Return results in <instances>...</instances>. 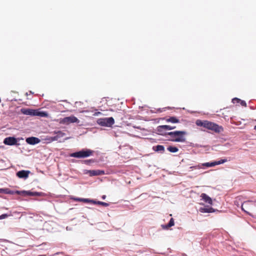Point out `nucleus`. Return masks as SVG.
Here are the masks:
<instances>
[{
    "mask_svg": "<svg viewBox=\"0 0 256 256\" xmlns=\"http://www.w3.org/2000/svg\"><path fill=\"white\" fill-rule=\"evenodd\" d=\"M167 149L171 152H176L178 150V149L176 147L172 146H169Z\"/></svg>",
    "mask_w": 256,
    "mask_h": 256,
    "instance_id": "obj_19",
    "label": "nucleus"
},
{
    "mask_svg": "<svg viewBox=\"0 0 256 256\" xmlns=\"http://www.w3.org/2000/svg\"><path fill=\"white\" fill-rule=\"evenodd\" d=\"M97 202H98V201L94 200H90V203L98 204Z\"/></svg>",
    "mask_w": 256,
    "mask_h": 256,
    "instance_id": "obj_31",
    "label": "nucleus"
},
{
    "mask_svg": "<svg viewBox=\"0 0 256 256\" xmlns=\"http://www.w3.org/2000/svg\"><path fill=\"white\" fill-rule=\"evenodd\" d=\"M30 172L28 170H20V171L16 173V176L19 178H26L28 176V174H29Z\"/></svg>",
    "mask_w": 256,
    "mask_h": 256,
    "instance_id": "obj_12",
    "label": "nucleus"
},
{
    "mask_svg": "<svg viewBox=\"0 0 256 256\" xmlns=\"http://www.w3.org/2000/svg\"><path fill=\"white\" fill-rule=\"evenodd\" d=\"M94 151L90 149H82V150L72 153L70 156L76 158H84L92 155Z\"/></svg>",
    "mask_w": 256,
    "mask_h": 256,
    "instance_id": "obj_3",
    "label": "nucleus"
},
{
    "mask_svg": "<svg viewBox=\"0 0 256 256\" xmlns=\"http://www.w3.org/2000/svg\"><path fill=\"white\" fill-rule=\"evenodd\" d=\"M254 130H256V125L254 126Z\"/></svg>",
    "mask_w": 256,
    "mask_h": 256,
    "instance_id": "obj_34",
    "label": "nucleus"
},
{
    "mask_svg": "<svg viewBox=\"0 0 256 256\" xmlns=\"http://www.w3.org/2000/svg\"><path fill=\"white\" fill-rule=\"evenodd\" d=\"M166 121L167 122H172V123H178V122H179V120L178 119L174 117V116L170 117V118H167L166 120Z\"/></svg>",
    "mask_w": 256,
    "mask_h": 256,
    "instance_id": "obj_16",
    "label": "nucleus"
},
{
    "mask_svg": "<svg viewBox=\"0 0 256 256\" xmlns=\"http://www.w3.org/2000/svg\"><path fill=\"white\" fill-rule=\"evenodd\" d=\"M33 115L44 118H47L48 116V112H46L38 111V110H34Z\"/></svg>",
    "mask_w": 256,
    "mask_h": 256,
    "instance_id": "obj_14",
    "label": "nucleus"
},
{
    "mask_svg": "<svg viewBox=\"0 0 256 256\" xmlns=\"http://www.w3.org/2000/svg\"><path fill=\"white\" fill-rule=\"evenodd\" d=\"M6 188H0V193L6 194Z\"/></svg>",
    "mask_w": 256,
    "mask_h": 256,
    "instance_id": "obj_30",
    "label": "nucleus"
},
{
    "mask_svg": "<svg viewBox=\"0 0 256 256\" xmlns=\"http://www.w3.org/2000/svg\"><path fill=\"white\" fill-rule=\"evenodd\" d=\"M54 133L56 135L50 138L51 140L52 141L58 140L59 138L64 137L66 135L65 133L61 131L55 132Z\"/></svg>",
    "mask_w": 256,
    "mask_h": 256,
    "instance_id": "obj_11",
    "label": "nucleus"
},
{
    "mask_svg": "<svg viewBox=\"0 0 256 256\" xmlns=\"http://www.w3.org/2000/svg\"><path fill=\"white\" fill-rule=\"evenodd\" d=\"M26 142L30 144H35L40 142V140L36 137H30L26 139Z\"/></svg>",
    "mask_w": 256,
    "mask_h": 256,
    "instance_id": "obj_10",
    "label": "nucleus"
},
{
    "mask_svg": "<svg viewBox=\"0 0 256 256\" xmlns=\"http://www.w3.org/2000/svg\"><path fill=\"white\" fill-rule=\"evenodd\" d=\"M68 118L70 121V124L76 122L78 121V119L74 116H68Z\"/></svg>",
    "mask_w": 256,
    "mask_h": 256,
    "instance_id": "obj_21",
    "label": "nucleus"
},
{
    "mask_svg": "<svg viewBox=\"0 0 256 256\" xmlns=\"http://www.w3.org/2000/svg\"><path fill=\"white\" fill-rule=\"evenodd\" d=\"M106 198V196L105 195H104L102 196V198L103 199V200H104Z\"/></svg>",
    "mask_w": 256,
    "mask_h": 256,
    "instance_id": "obj_32",
    "label": "nucleus"
},
{
    "mask_svg": "<svg viewBox=\"0 0 256 256\" xmlns=\"http://www.w3.org/2000/svg\"><path fill=\"white\" fill-rule=\"evenodd\" d=\"M10 215L7 214H2L0 216V220L8 218Z\"/></svg>",
    "mask_w": 256,
    "mask_h": 256,
    "instance_id": "obj_28",
    "label": "nucleus"
},
{
    "mask_svg": "<svg viewBox=\"0 0 256 256\" xmlns=\"http://www.w3.org/2000/svg\"><path fill=\"white\" fill-rule=\"evenodd\" d=\"M240 104L242 106H245V107L246 106V104L245 101L241 100V101H240Z\"/></svg>",
    "mask_w": 256,
    "mask_h": 256,
    "instance_id": "obj_29",
    "label": "nucleus"
},
{
    "mask_svg": "<svg viewBox=\"0 0 256 256\" xmlns=\"http://www.w3.org/2000/svg\"><path fill=\"white\" fill-rule=\"evenodd\" d=\"M34 110H27L25 112H23L26 114H32L33 115Z\"/></svg>",
    "mask_w": 256,
    "mask_h": 256,
    "instance_id": "obj_26",
    "label": "nucleus"
},
{
    "mask_svg": "<svg viewBox=\"0 0 256 256\" xmlns=\"http://www.w3.org/2000/svg\"><path fill=\"white\" fill-rule=\"evenodd\" d=\"M97 204H98L102 205V206H106V207L108 206H109V204L108 203L100 202V201H98Z\"/></svg>",
    "mask_w": 256,
    "mask_h": 256,
    "instance_id": "obj_24",
    "label": "nucleus"
},
{
    "mask_svg": "<svg viewBox=\"0 0 256 256\" xmlns=\"http://www.w3.org/2000/svg\"><path fill=\"white\" fill-rule=\"evenodd\" d=\"M62 122L64 124H70V121H69V120H68V117H65L62 120Z\"/></svg>",
    "mask_w": 256,
    "mask_h": 256,
    "instance_id": "obj_25",
    "label": "nucleus"
},
{
    "mask_svg": "<svg viewBox=\"0 0 256 256\" xmlns=\"http://www.w3.org/2000/svg\"><path fill=\"white\" fill-rule=\"evenodd\" d=\"M6 194H21V192L18 190L16 191H12L9 188H6Z\"/></svg>",
    "mask_w": 256,
    "mask_h": 256,
    "instance_id": "obj_17",
    "label": "nucleus"
},
{
    "mask_svg": "<svg viewBox=\"0 0 256 256\" xmlns=\"http://www.w3.org/2000/svg\"><path fill=\"white\" fill-rule=\"evenodd\" d=\"M74 200L76 202H84L90 203V199L88 198H74Z\"/></svg>",
    "mask_w": 256,
    "mask_h": 256,
    "instance_id": "obj_18",
    "label": "nucleus"
},
{
    "mask_svg": "<svg viewBox=\"0 0 256 256\" xmlns=\"http://www.w3.org/2000/svg\"><path fill=\"white\" fill-rule=\"evenodd\" d=\"M227 162L226 159H222L218 161H216L212 162H205L202 164V165L204 166L209 168V167H212L216 165H218L220 164H224Z\"/></svg>",
    "mask_w": 256,
    "mask_h": 256,
    "instance_id": "obj_7",
    "label": "nucleus"
},
{
    "mask_svg": "<svg viewBox=\"0 0 256 256\" xmlns=\"http://www.w3.org/2000/svg\"><path fill=\"white\" fill-rule=\"evenodd\" d=\"M186 131H174L169 132L168 134L170 136V140L174 142H184L186 141L185 136L186 134Z\"/></svg>",
    "mask_w": 256,
    "mask_h": 256,
    "instance_id": "obj_2",
    "label": "nucleus"
},
{
    "mask_svg": "<svg viewBox=\"0 0 256 256\" xmlns=\"http://www.w3.org/2000/svg\"><path fill=\"white\" fill-rule=\"evenodd\" d=\"M154 150L157 152H164V148L162 145H158L156 146Z\"/></svg>",
    "mask_w": 256,
    "mask_h": 256,
    "instance_id": "obj_20",
    "label": "nucleus"
},
{
    "mask_svg": "<svg viewBox=\"0 0 256 256\" xmlns=\"http://www.w3.org/2000/svg\"><path fill=\"white\" fill-rule=\"evenodd\" d=\"M233 103H239L241 100L238 98H234L232 100Z\"/></svg>",
    "mask_w": 256,
    "mask_h": 256,
    "instance_id": "obj_27",
    "label": "nucleus"
},
{
    "mask_svg": "<svg viewBox=\"0 0 256 256\" xmlns=\"http://www.w3.org/2000/svg\"><path fill=\"white\" fill-rule=\"evenodd\" d=\"M103 170H92L90 171V174L92 176H99L104 174Z\"/></svg>",
    "mask_w": 256,
    "mask_h": 256,
    "instance_id": "obj_15",
    "label": "nucleus"
},
{
    "mask_svg": "<svg viewBox=\"0 0 256 256\" xmlns=\"http://www.w3.org/2000/svg\"><path fill=\"white\" fill-rule=\"evenodd\" d=\"M98 124L101 126L110 127L114 123V120L113 118H101L98 120Z\"/></svg>",
    "mask_w": 256,
    "mask_h": 256,
    "instance_id": "obj_4",
    "label": "nucleus"
},
{
    "mask_svg": "<svg viewBox=\"0 0 256 256\" xmlns=\"http://www.w3.org/2000/svg\"><path fill=\"white\" fill-rule=\"evenodd\" d=\"M176 128V126H172L168 125L160 126L157 128V131L160 134L164 135V130H171Z\"/></svg>",
    "mask_w": 256,
    "mask_h": 256,
    "instance_id": "obj_6",
    "label": "nucleus"
},
{
    "mask_svg": "<svg viewBox=\"0 0 256 256\" xmlns=\"http://www.w3.org/2000/svg\"><path fill=\"white\" fill-rule=\"evenodd\" d=\"M92 160H86V162H91Z\"/></svg>",
    "mask_w": 256,
    "mask_h": 256,
    "instance_id": "obj_33",
    "label": "nucleus"
},
{
    "mask_svg": "<svg viewBox=\"0 0 256 256\" xmlns=\"http://www.w3.org/2000/svg\"><path fill=\"white\" fill-rule=\"evenodd\" d=\"M196 124L198 126H203L216 132H220L223 130L222 126L208 120H197Z\"/></svg>",
    "mask_w": 256,
    "mask_h": 256,
    "instance_id": "obj_1",
    "label": "nucleus"
},
{
    "mask_svg": "<svg viewBox=\"0 0 256 256\" xmlns=\"http://www.w3.org/2000/svg\"><path fill=\"white\" fill-rule=\"evenodd\" d=\"M17 140L12 136L7 137L4 138V143L6 145L13 146L17 144Z\"/></svg>",
    "mask_w": 256,
    "mask_h": 256,
    "instance_id": "obj_8",
    "label": "nucleus"
},
{
    "mask_svg": "<svg viewBox=\"0 0 256 256\" xmlns=\"http://www.w3.org/2000/svg\"><path fill=\"white\" fill-rule=\"evenodd\" d=\"M21 194L22 196H41L42 193V192H32L30 191H22Z\"/></svg>",
    "mask_w": 256,
    "mask_h": 256,
    "instance_id": "obj_9",
    "label": "nucleus"
},
{
    "mask_svg": "<svg viewBox=\"0 0 256 256\" xmlns=\"http://www.w3.org/2000/svg\"><path fill=\"white\" fill-rule=\"evenodd\" d=\"M202 212H208V213H210V212H214V210L213 208H202V210H201Z\"/></svg>",
    "mask_w": 256,
    "mask_h": 256,
    "instance_id": "obj_23",
    "label": "nucleus"
},
{
    "mask_svg": "<svg viewBox=\"0 0 256 256\" xmlns=\"http://www.w3.org/2000/svg\"><path fill=\"white\" fill-rule=\"evenodd\" d=\"M200 198L204 201L210 204H212V198L206 194L202 193L200 195Z\"/></svg>",
    "mask_w": 256,
    "mask_h": 256,
    "instance_id": "obj_13",
    "label": "nucleus"
},
{
    "mask_svg": "<svg viewBox=\"0 0 256 256\" xmlns=\"http://www.w3.org/2000/svg\"><path fill=\"white\" fill-rule=\"evenodd\" d=\"M254 203L252 201L244 202L242 205V209L246 213L250 214V211L253 208Z\"/></svg>",
    "mask_w": 256,
    "mask_h": 256,
    "instance_id": "obj_5",
    "label": "nucleus"
},
{
    "mask_svg": "<svg viewBox=\"0 0 256 256\" xmlns=\"http://www.w3.org/2000/svg\"><path fill=\"white\" fill-rule=\"evenodd\" d=\"M174 218H171L169 222L168 223V224L166 226V228H169L174 226Z\"/></svg>",
    "mask_w": 256,
    "mask_h": 256,
    "instance_id": "obj_22",
    "label": "nucleus"
}]
</instances>
